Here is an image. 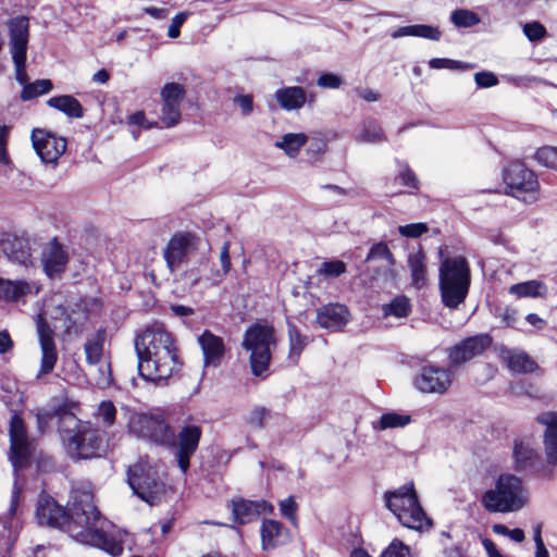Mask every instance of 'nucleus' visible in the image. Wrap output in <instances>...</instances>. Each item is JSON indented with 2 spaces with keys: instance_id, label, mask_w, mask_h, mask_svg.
Instances as JSON below:
<instances>
[{
  "instance_id": "f257e3e1",
  "label": "nucleus",
  "mask_w": 557,
  "mask_h": 557,
  "mask_svg": "<svg viewBox=\"0 0 557 557\" xmlns=\"http://www.w3.org/2000/svg\"><path fill=\"white\" fill-rule=\"evenodd\" d=\"M70 513L49 496L38 499L36 518L40 525L66 527L70 535L77 542L103 549L112 556L123 552L121 533L108 534L103 531V520L94 504V494L89 484L74 487L71 493Z\"/></svg>"
},
{
  "instance_id": "f03ea898",
  "label": "nucleus",
  "mask_w": 557,
  "mask_h": 557,
  "mask_svg": "<svg viewBox=\"0 0 557 557\" xmlns=\"http://www.w3.org/2000/svg\"><path fill=\"white\" fill-rule=\"evenodd\" d=\"M140 376L153 383L166 382L181 369L174 338L162 325L147 327L135 339Z\"/></svg>"
},
{
  "instance_id": "7ed1b4c3",
  "label": "nucleus",
  "mask_w": 557,
  "mask_h": 557,
  "mask_svg": "<svg viewBox=\"0 0 557 557\" xmlns=\"http://www.w3.org/2000/svg\"><path fill=\"white\" fill-rule=\"evenodd\" d=\"M59 433L62 444L75 459L101 456L107 448L100 431L87 422L79 421L73 413L64 412L59 419Z\"/></svg>"
},
{
  "instance_id": "20e7f679",
  "label": "nucleus",
  "mask_w": 557,
  "mask_h": 557,
  "mask_svg": "<svg viewBox=\"0 0 557 557\" xmlns=\"http://www.w3.org/2000/svg\"><path fill=\"white\" fill-rule=\"evenodd\" d=\"M481 503L488 512H516L528 505L529 494L519 476L503 473L494 486L483 493Z\"/></svg>"
},
{
  "instance_id": "39448f33",
  "label": "nucleus",
  "mask_w": 557,
  "mask_h": 557,
  "mask_svg": "<svg viewBox=\"0 0 557 557\" xmlns=\"http://www.w3.org/2000/svg\"><path fill=\"white\" fill-rule=\"evenodd\" d=\"M384 499L388 510L405 528L418 532H425L432 528V519L421 507L412 482L392 492H386Z\"/></svg>"
},
{
  "instance_id": "423d86ee",
  "label": "nucleus",
  "mask_w": 557,
  "mask_h": 557,
  "mask_svg": "<svg viewBox=\"0 0 557 557\" xmlns=\"http://www.w3.org/2000/svg\"><path fill=\"white\" fill-rule=\"evenodd\" d=\"M440 290L444 305L456 309L468 295L471 274L467 259L458 256L446 258L440 265Z\"/></svg>"
},
{
  "instance_id": "0eeeda50",
  "label": "nucleus",
  "mask_w": 557,
  "mask_h": 557,
  "mask_svg": "<svg viewBox=\"0 0 557 557\" xmlns=\"http://www.w3.org/2000/svg\"><path fill=\"white\" fill-rule=\"evenodd\" d=\"M121 409L128 418L127 430L129 434L159 446L173 444L174 432L162 411H135L126 406Z\"/></svg>"
},
{
  "instance_id": "6e6552de",
  "label": "nucleus",
  "mask_w": 557,
  "mask_h": 557,
  "mask_svg": "<svg viewBox=\"0 0 557 557\" xmlns=\"http://www.w3.org/2000/svg\"><path fill=\"white\" fill-rule=\"evenodd\" d=\"M127 482L133 492L149 505L160 503L169 491L162 466L147 459L140 458L128 468Z\"/></svg>"
},
{
  "instance_id": "1a4fd4ad",
  "label": "nucleus",
  "mask_w": 557,
  "mask_h": 557,
  "mask_svg": "<svg viewBox=\"0 0 557 557\" xmlns=\"http://www.w3.org/2000/svg\"><path fill=\"white\" fill-rule=\"evenodd\" d=\"M276 345L277 338L272 325L256 323L246 330L242 347L249 354L253 375L265 374L271 362L272 350Z\"/></svg>"
},
{
  "instance_id": "9d476101",
  "label": "nucleus",
  "mask_w": 557,
  "mask_h": 557,
  "mask_svg": "<svg viewBox=\"0 0 557 557\" xmlns=\"http://www.w3.org/2000/svg\"><path fill=\"white\" fill-rule=\"evenodd\" d=\"M200 238L191 232H176L163 248L162 256L171 273H175L196 253Z\"/></svg>"
},
{
  "instance_id": "9b49d317",
  "label": "nucleus",
  "mask_w": 557,
  "mask_h": 557,
  "mask_svg": "<svg viewBox=\"0 0 557 557\" xmlns=\"http://www.w3.org/2000/svg\"><path fill=\"white\" fill-rule=\"evenodd\" d=\"M10 52L15 66V78L20 84L27 82L26 51L28 42V20L17 16L9 22Z\"/></svg>"
},
{
  "instance_id": "f8f14e48",
  "label": "nucleus",
  "mask_w": 557,
  "mask_h": 557,
  "mask_svg": "<svg viewBox=\"0 0 557 557\" xmlns=\"http://www.w3.org/2000/svg\"><path fill=\"white\" fill-rule=\"evenodd\" d=\"M504 181L508 193L523 201L534 199L537 188V181L532 171L528 170L522 163H510L504 172Z\"/></svg>"
},
{
  "instance_id": "ddd939ff",
  "label": "nucleus",
  "mask_w": 557,
  "mask_h": 557,
  "mask_svg": "<svg viewBox=\"0 0 557 557\" xmlns=\"http://www.w3.org/2000/svg\"><path fill=\"white\" fill-rule=\"evenodd\" d=\"M201 435V426L195 423L184 424L180 428L176 436L174 435L171 446L176 448L175 457L183 473H186L189 469L190 458L198 448Z\"/></svg>"
},
{
  "instance_id": "4468645a",
  "label": "nucleus",
  "mask_w": 557,
  "mask_h": 557,
  "mask_svg": "<svg viewBox=\"0 0 557 557\" xmlns=\"http://www.w3.org/2000/svg\"><path fill=\"white\" fill-rule=\"evenodd\" d=\"M185 94V88L177 83H168L161 88L159 120L163 127L170 128L180 123L182 117L181 103Z\"/></svg>"
},
{
  "instance_id": "2eb2a0df",
  "label": "nucleus",
  "mask_w": 557,
  "mask_h": 557,
  "mask_svg": "<svg viewBox=\"0 0 557 557\" xmlns=\"http://www.w3.org/2000/svg\"><path fill=\"white\" fill-rule=\"evenodd\" d=\"M36 330L40 347V367L37 376L51 373L58 361V349L54 341V332L48 325L42 314L36 317Z\"/></svg>"
},
{
  "instance_id": "dca6fc26",
  "label": "nucleus",
  "mask_w": 557,
  "mask_h": 557,
  "mask_svg": "<svg viewBox=\"0 0 557 557\" xmlns=\"http://www.w3.org/2000/svg\"><path fill=\"white\" fill-rule=\"evenodd\" d=\"M454 382V373L436 366L423 367L414 379V386L425 394H444Z\"/></svg>"
},
{
  "instance_id": "f3484780",
  "label": "nucleus",
  "mask_w": 557,
  "mask_h": 557,
  "mask_svg": "<svg viewBox=\"0 0 557 557\" xmlns=\"http://www.w3.org/2000/svg\"><path fill=\"white\" fill-rule=\"evenodd\" d=\"M32 143L37 154L45 163L57 164L66 150V140L44 129L32 132Z\"/></svg>"
},
{
  "instance_id": "a211bd4d",
  "label": "nucleus",
  "mask_w": 557,
  "mask_h": 557,
  "mask_svg": "<svg viewBox=\"0 0 557 557\" xmlns=\"http://www.w3.org/2000/svg\"><path fill=\"white\" fill-rule=\"evenodd\" d=\"M491 344L492 338L487 334H479L468 337L449 348V361L451 366H461L482 355Z\"/></svg>"
},
{
  "instance_id": "6ab92c4d",
  "label": "nucleus",
  "mask_w": 557,
  "mask_h": 557,
  "mask_svg": "<svg viewBox=\"0 0 557 557\" xmlns=\"http://www.w3.org/2000/svg\"><path fill=\"white\" fill-rule=\"evenodd\" d=\"M70 260L69 247L57 238L50 239L41 250L40 261L45 273L49 277L60 276L66 269Z\"/></svg>"
},
{
  "instance_id": "aec40b11",
  "label": "nucleus",
  "mask_w": 557,
  "mask_h": 557,
  "mask_svg": "<svg viewBox=\"0 0 557 557\" xmlns=\"http://www.w3.org/2000/svg\"><path fill=\"white\" fill-rule=\"evenodd\" d=\"M10 460L13 467H22L29 456V444L26 437V431L23 420L17 414L11 418L10 422Z\"/></svg>"
},
{
  "instance_id": "412c9836",
  "label": "nucleus",
  "mask_w": 557,
  "mask_h": 557,
  "mask_svg": "<svg viewBox=\"0 0 557 557\" xmlns=\"http://www.w3.org/2000/svg\"><path fill=\"white\" fill-rule=\"evenodd\" d=\"M0 253L13 263L24 267L33 264L30 243L27 238L8 236L0 242Z\"/></svg>"
},
{
  "instance_id": "4be33fe9",
  "label": "nucleus",
  "mask_w": 557,
  "mask_h": 557,
  "mask_svg": "<svg viewBox=\"0 0 557 557\" xmlns=\"http://www.w3.org/2000/svg\"><path fill=\"white\" fill-rule=\"evenodd\" d=\"M273 506L267 500H247V499H233L232 500V512L236 522L244 524L255 519L260 513L272 512Z\"/></svg>"
},
{
  "instance_id": "5701e85b",
  "label": "nucleus",
  "mask_w": 557,
  "mask_h": 557,
  "mask_svg": "<svg viewBox=\"0 0 557 557\" xmlns=\"http://www.w3.org/2000/svg\"><path fill=\"white\" fill-rule=\"evenodd\" d=\"M349 321L347 308L339 304H330L317 311V322L323 329L338 331Z\"/></svg>"
},
{
  "instance_id": "b1692460",
  "label": "nucleus",
  "mask_w": 557,
  "mask_h": 557,
  "mask_svg": "<svg viewBox=\"0 0 557 557\" xmlns=\"http://www.w3.org/2000/svg\"><path fill=\"white\" fill-rule=\"evenodd\" d=\"M198 344L202 350L203 366L214 368L220 366L225 352L223 339L209 331H205L198 337Z\"/></svg>"
},
{
  "instance_id": "393cba45",
  "label": "nucleus",
  "mask_w": 557,
  "mask_h": 557,
  "mask_svg": "<svg viewBox=\"0 0 557 557\" xmlns=\"http://www.w3.org/2000/svg\"><path fill=\"white\" fill-rule=\"evenodd\" d=\"M290 532L276 520H265L261 525L262 548L273 549L290 541Z\"/></svg>"
},
{
  "instance_id": "a878e982",
  "label": "nucleus",
  "mask_w": 557,
  "mask_h": 557,
  "mask_svg": "<svg viewBox=\"0 0 557 557\" xmlns=\"http://www.w3.org/2000/svg\"><path fill=\"white\" fill-rule=\"evenodd\" d=\"M536 421L545 426V451L548 461L555 463L557 460V414L555 412H544L537 416Z\"/></svg>"
},
{
  "instance_id": "bb28decb",
  "label": "nucleus",
  "mask_w": 557,
  "mask_h": 557,
  "mask_svg": "<svg viewBox=\"0 0 557 557\" xmlns=\"http://www.w3.org/2000/svg\"><path fill=\"white\" fill-rule=\"evenodd\" d=\"M366 261L379 263V268L381 270L377 273L379 275L394 276L393 268L395 265V259H394L392 251L389 250V248L387 247V245L385 243L374 244L370 248L368 256L366 258Z\"/></svg>"
},
{
  "instance_id": "cd10ccee",
  "label": "nucleus",
  "mask_w": 557,
  "mask_h": 557,
  "mask_svg": "<svg viewBox=\"0 0 557 557\" xmlns=\"http://www.w3.org/2000/svg\"><path fill=\"white\" fill-rule=\"evenodd\" d=\"M502 358L507 367L517 373H530L537 369L536 362L521 350L503 349Z\"/></svg>"
},
{
  "instance_id": "c85d7f7f",
  "label": "nucleus",
  "mask_w": 557,
  "mask_h": 557,
  "mask_svg": "<svg viewBox=\"0 0 557 557\" xmlns=\"http://www.w3.org/2000/svg\"><path fill=\"white\" fill-rule=\"evenodd\" d=\"M274 97L280 107L286 111L298 110L307 101L305 89L298 86L280 88Z\"/></svg>"
},
{
  "instance_id": "c756f323",
  "label": "nucleus",
  "mask_w": 557,
  "mask_h": 557,
  "mask_svg": "<svg viewBox=\"0 0 557 557\" xmlns=\"http://www.w3.org/2000/svg\"><path fill=\"white\" fill-rule=\"evenodd\" d=\"M33 285L25 281H11L0 277V300L16 302L33 292Z\"/></svg>"
},
{
  "instance_id": "7c9ffc66",
  "label": "nucleus",
  "mask_w": 557,
  "mask_h": 557,
  "mask_svg": "<svg viewBox=\"0 0 557 557\" xmlns=\"http://www.w3.org/2000/svg\"><path fill=\"white\" fill-rule=\"evenodd\" d=\"M106 331H97L84 345L86 361L88 364H98L108 360L104 355Z\"/></svg>"
},
{
  "instance_id": "2f4dec72",
  "label": "nucleus",
  "mask_w": 557,
  "mask_h": 557,
  "mask_svg": "<svg viewBox=\"0 0 557 557\" xmlns=\"http://www.w3.org/2000/svg\"><path fill=\"white\" fill-rule=\"evenodd\" d=\"M547 292V286L539 280L517 283L508 289V293L517 298H543Z\"/></svg>"
},
{
  "instance_id": "473e14b6",
  "label": "nucleus",
  "mask_w": 557,
  "mask_h": 557,
  "mask_svg": "<svg viewBox=\"0 0 557 557\" xmlns=\"http://www.w3.org/2000/svg\"><path fill=\"white\" fill-rule=\"evenodd\" d=\"M408 267L411 274L413 286L420 288L425 285L426 282V265L425 255L421 249L416 252H410L408 256Z\"/></svg>"
},
{
  "instance_id": "72a5a7b5",
  "label": "nucleus",
  "mask_w": 557,
  "mask_h": 557,
  "mask_svg": "<svg viewBox=\"0 0 557 557\" xmlns=\"http://www.w3.org/2000/svg\"><path fill=\"white\" fill-rule=\"evenodd\" d=\"M308 137L304 133H287L284 134L274 146L283 150L287 157L296 158L300 149L307 144Z\"/></svg>"
},
{
  "instance_id": "f704fd0d",
  "label": "nucleus",
  "mask_w": 557,
  "mask_h": 557,
  "mask_svg": "<svg viewBox=\"0 0 557 557\" xmlns=\"http://www.w3.org/2000/svg\"><path fill=\"white\" fill-rule=\"evenodd\" d=\"M48 106L54 108L70 117L79 119L84 114L82 104L73 96L64 95L52 97L47 101Z\"/></svg>"
},
{
  "instance_id": "c9c22d12",
  "label": "nucleus",
  "mask_w": 557,
  "mask_h": 557,
  "mask_svg": "<svg viewBox=\"0 0 557 557\" xmlns=\"http://www.w3.org/2000/svg\"><path fill=\"white\" fill-rule=\"evenodd\" d=\"M411 311V304L408 297L399 295L394 297L388 304L382 306L384 319H405Z\"/></svg>"
},
{
  "instance_id": "e433bc0d",
  "label": "nucleus",
  "mask_w": 557,
  "mask_h": 557,
  "mask_svg": "<svg viewBox=\"0 0 557 557\" xmlns=\"http://www.w3.org/2000/svg\"><path fill=\"white\" fill-rule=\"evenodd\" d=\"M356 138L358 141L366 144H377L386 139L382 127L373 121H366Z\"/></svg>"
},
{
  "instance_id": "4c0bfd02",
  "label": "nucleus",
  "mask_w": 557,
  "mask_h": 557,
  "mask_svg": "<svg viewBox=\"0 0 557 557\" xmlns=\"http://www.w3.org/2000/svg\"><path fill=\"white\" fill-rule=\"evenodd\" d=\"M411 421V417L409 414H401L397 412H386L383 413L377 421L376 424H374V428L377 430H386V429H394V428H404L408 425Z\"/></svg>"
},
{
  "instance_id": "58836bf2",
  "label": "nucleus",
  "mask_w": 557,
  "mask_h": 557,
  "mask_svg": "<svg viewBox=\"0 0 557 557\" xmlns=\"http://www.w3.org/2000/svg\"><path fill=\"white\" fill-rule=\"evenodd\" d=\"M288 336H289V359L297 361L301 351L308 344L307 336L300 334V332L292 324H288Z\"/></svg>"
},
{
  "instance_id": "ea45409f",
  "label": "nucleus",
  "mask_w": 557,
  "mask_h": 557,
  "mask_svg": "<svg viewBox=\"0 0 557 557\" xmlns=\"http://www.w3.org/2000/svg\"><path fill=\"white\" fill-rule=\"evenodd\" d=\"M451 23L459 28L472 27L481 22L480 16L467 9H457L450 14Z\"/></svg>"
},
{
  "instance_id": "a19ab883",
  "label": "nucleus",
  "mask_w": 557,
  "mask_h": 557,
  "mask_svg": "<svg viewBox=\"0 0 557 557\" xmlns=\"http://www.w3.org/2000/svg\"><path fill=\"white\" fill-rule=\"evenodd\" d=\"M534 457V450L522 441H516L513 445L515 465L518 470L525 469Z\"/></svg>"
},
{
  "instance_id": "79ce46f5",
  "label": "nucleus",
  "mask_w": 557,
  "mask_h": 557,
  "mask_svg": "<svg viewBox=\"0 0 557 557\" xmlns=\"http://www.w3.org/2000/svg\"><path fill=\"white\" fill-rule=\"evenodd\" d=\"M52 83L49 79H38L32 84L24 86L21 98L23 100H30L35 97L45 95L52 89Z\"/></svg>"
},
{
  "instance_id": "37998d69",
  "label": "nucleus",
  "mask_w": 557,
  "mask_h": 557,
  "mask_svg": "<svg viewBox=\"0 0 557 557\" xmlns=\"http://www.w3.org/2000/svg\"><path fill=\"white\" fill-rule=\"evenodd\" d=\"M399 173L395 178V182H399L400 185L407 187L409 193H413L419 189V180L417 178L413 171L406 164H399Z\"/></svg>"
},
{
  "instance_id": "c03bdc74",
  "label": "nucleus",
  "mask_w": 557,
  "mask_h": 557,
  "mask_svg": "<svg viewBox=\"0 0 557 557\" xmlns=\"http://www.w3.org/2000/svg\"><path fill=\"white\" fill-rule=\"evenodd\" d=\"M429 65L431 69H434V70L447 69V70H454V71H467V70L473 69V65H471L469 63L457 61V60H451V59H446V58L431 59L429 61Z\"/></svg>"
},
{
  "instance_id": "a18cd8bd",
  "label": "nucleus",
  "mask_w": 557,
  "mask_h": 557,
  "mask_svg": "<svg viewBox=\"0 0 557 557\" xmlns=\"http://www.w3.org/2000/svg\"><path fill=\"white\" fill-rule=\"evenodd\" d=\"M230 246V242H224L221 247L219 259L222 269L221 271H216L214 277L211 278L212 285H218L222 281V277L231 270Z\"/></svg>"
},
{
  "instance_id": "49530a36",
  "label": "nucleus",
  "mask_w": 557,
  "mask_h": 557,
  "mask_svg": "<svg viewBox=\"0 0 557 557\" xmlns=\"http://www.w3.org/2000/svg\"><path fill=\"white\" fill-rule=\"evenodd\" d=\"M116 407L111 400L101 401L97 409V418L106 426H112L116 419Z\"/></svg>"
},
{
  "instance_id": "de8ad7c7",
  "label": "nucleus",
  "mask_w": 557,
  "mask_h": 557,
  "mask_svg": "<svg viewBox=\"0 0 557 557\" xmlns=\"http://www.w3.org/2000/svg\"><path fill=\"white\" fill-rule=\"evenodd\" d=\"M94 366L97 367L94 383L101 388L108 387L112 383L111 364L109 360L101 361Z\"/></svg>"
},
{
  "instance_id": "09e8293b",
  "label": "nucleus",
  "mask_w": 557,
  "mask_h": 557,
  "mask_svg": "<svg viewBox=\"0 0 557 557\" xmlns=\"http://www.w3.org/2000/svg\"><path fill=\"white\" fill-rule=\"evenodd\" d=\"M381 557H413L411 549L408 545L398 539H395L383 550Z\"/></svg>"
},
{
  "instance_id": "8fccbe9b",
  "label": "nucleus",
  "mask_w": 557,
  "mask_h": 557,
  "mask_svg": "<svg viewBox=\"0 0 557 557\" xmlns=\"http://www.w3.org/2000/svg\"><path fill=\"white\" fill-rule=\"evenodd\" d=\"M522 32L531 42H539L547 35L546 28L540 22L525 23Z\"/></svg>"
},
{
  "instance_id": "3c124183",
  "label": "nucleus",
  "mask_w": 557,
  "mask_h": 557,
  "mask_svg": "<svg viewBox=\"0 0 557 557\" xmlns=\"http://www.w3.org/2000/svg\"><path fill=\"white\" fill-rule=\"evenodd\" d=\"M537 162L546 168H555L557 162V149L552 146L540 148L535 153Z\"/></svg>"
},
{
  "instance_id": "603ef678",
  "label": "nucleus",
  "mask_w": 557,
  "mask_h": 557,
  "mask_svg": "<svg viewBox=\"0 0 557 557\" xmlns=\"http://www.w3.org/2000/svg\"><path fill=\"white\" fill-rule=\"evenodd\" d=\"M318 272L327 277H337L346 272V264L341 260L323 262Z\"/></svg>"
},
{
  "instance_id": "864d4df0",
  "label": "nucleus",
  "mask_w": 557,
  "mask_h": 557,
  "mask_svg": "<svg viewBox=\"0 0 557 557\" xmlns=\"http://www.w3.org/2000/svg\"><path fill=\"white\" fill-rule=\"evenodd\" d=\"M297 509H298V505L295 502L293 496H289L280 502L281 513L285 518H287L290 521V523L294 524L295 527H297V524H298V519H297V515H296Z\"/></svg>"
},
{
  "instance_id": "5fc2aeb1",
  "label": "nucleus",
  "mask_w": 557,
  "mask_h": 557,
  "mask_svg": "<svg viewBox=\"0 0 557 557\" xmlns=\"http://www.w3.org/2000/svg\"><path fill=\"white\" fill-rule=\"evenodd\" d=\"M411 36L413 37H422L431 40H440L441 32L433 26L430 25H410Z\"/></svg>"
},
{
  "instance_id": "6e6d98bb",
  "label": "nucleus",
  "mask_w": 557,
  "mask_h": 557,
  "mask_svg": "<svg viewBox=\"0 0 557 557\" xmlns=\"http://www.w3.org/2000/svg\"><path fill=\"white\" fill-rule=\"evenodd\" d=\"M429 230L428 225L425 223H412V224H406L400 225L398 227V232L404 237L409 238H418L424 233H426Z\"/></svg>"
},
{
  "instance_id": "4d7b16f0",
  "label": "nucleus",
  "mask_w": 557,
  "mask_h": 557,
  "mask_svg": "<svg viewBox=\"0 0 557 557\" xmlns=\"http://www.w3.org/2000/svg\"><path fill=\"white\" fill-rule=\"evenodd\" d=\"M317 84L321 88L336 89L343 84V79L333 73H324L319 76Z\"/></svg>"
},
{
  "instance_id": "13d9d810",
  "label": "nucleus",
  "mask_w": 557,
  "mask_h": 557,
  "mask_svg": "<svg viewBox=\"0 0 557 557\" xmlns=\"http://www.w3.org/2000/svg\"><path fill=\"white\" fill-rule=\"evenodd\" d=\"M474 82L480 88H488L498 84V78L492 72H478L474 75Z\"/></svg>"
},
{
  "instance_id": "bf43d9fd",
  "label": "nucleus",
  "mask_w": 557,
  "mask_h": 557,
  "mask_svg": "<svg viewBox=\"0 0 557 557\" xmlns=\"http://www.w3.org/2000/svg\"><path fill=\"white\" fill-rule=\"evenodd\" d=\"M268 410L262 407H258L250 412L248 423L253 428L260 429L264 425V422L268 419Z\"/></svg>"
},
{
  "instance_id": "052dcab7",
  "label": "nucleus",
  "mask_w": 557,
  "mask_h": 557,
  "mask_svg": "<svg viewBox=\"0 0 557 557\" xmlns=\"http://www.w3.org/2000/svg\"><path fill=\"white\" fill-rule=\"evenodd\" d=\"M128 123L132 125H138L145 129H149L158 126V122H149L146 119L144 111H137L128 116Z\"/></svg>"
},
{
  "instance_id": "680f3d73",
  "label": "nucleus",
  "mask_w": 557,
  "mask_h": 557,
  "mask_svg": "<svg viewBox=\"0 0 557 557\" xmlns=\"http://www.w3.org/2000/svg\"><path fill=\"white\" fill-rule=\"evenodd\" d=\"M9 133L10 127L0 124V163L2 164H7L9 162V157L7 152Z\"/></svg>"
},
{
  "instance_id": "e2e57ef3",
  "label": "nucleus",
  "mask_w": 557,
  "mask_h": 557,
  "mask_svg": "<svg viewBox=\"0 0 557 557\" xmlns=\"http://www.w3.org/2000/svg\"><path fill=\"white\" fill-rule=\"evenodd\" d=\"M187 18V14L185 12L177 13L171 21V24L168 28V35L171 38H177L180 36V28L184 24Z\"/></svg>"
},
{
  "instance_id": "0e129e2a",
  "label": "nucleus",
  "mask_w": 557,
  "mask_h": 557,
  "mask_svg": "<svg viewBox=\"0 0 557 557\" xmlns=\"http://www.w3.org/2000/svg\"><path fill=\"white\" fill-rule=\"evenodd\" d=\"M234 103L238 106L244 115H249L253 110L252 98L248 95H239L234 98Z\"/></svg>"
},
{
  "instance_id": "69168bd1",
  "label": "nucleus",
  "mask_w": 557,
  "mask_h": 557,
  "mask_svg": "<svg viewBox=\"0 0 557 557\" xmlns=\"http://www.w3.org/2000/svg\"><path fill=\"white\" fill-rule=\"evenodd\" d=\"M13 346V342L8 332H0V354L8 352Z\"/></svg>"
},
{
  "instance_id": "338daca9",
  "label": "nucleus",
  "mask_w": 557,
  "mask_h": 557,
  "mask_svg": "<svg viewBox=\"0 0 557 557\" xmlns=\"http://www.w3.org/2000/svg\"><path fill=\"white\" fill-rule=\"evenodd\" d=\"M358 96L368 102H374L380 99L379 92L373 89H357Z\"/></svg>"
},
{
  "instance_id": "774afa93",
  "label": "nucleus",
  "mask_w": 557,
  "mask_h": 557,
  "mask_svg": "<svg viewBox=\"0 0 557 557\" xmlns=\"http://www.w3.org/2000/svg\"><path fill=\"white\" fill-rule=\"evenodd\" d=\"M170 310L172 311L173 314H175L177 317H188V315L194 314L193 308L186 307L183 305L171 306Z\"/></svg>"
}]
</instances>
